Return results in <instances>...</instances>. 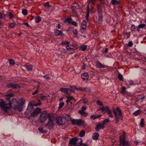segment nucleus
Masks as SVG:
<instances>
[{
	"label": "nucleus",
	"instance_id": "nucleus-23",
	"mask_svg": "<svg viewBox=\"0 0 146 146\" xmlns=\"http://www.w3.org/2000/svg\"><path fill=\"white\" fill-rule=\"evenodd\" d=\"M25 66L26 70L29 71L32 70L33 68L32 66L31 65L29 66L26 65Z\"/></svg>",
	"mask_w": 146,
	"mask_h": 146
},
{
	"label": "nucleus",
	"instance_id": "nucleus-14",
	"mask_svg": "<svg viewBox=\"0 0 146 146\" xmlns=\"http://www.w3.org/2000/svg\"><path fill=\"white\" fill-rule=\"evenodd\" d=\"M7 87L8 88H20L19 86L17 84L11 83L7 85Z\"/></svg>",
	"mask_w": 146,
	"mask_h": 146
},
{
	"label": "nucleus",
	"instance_id": "nucleus-25",
	"mask_svg": "<svg viewBox=\"0 0 146 146\" xmlns=\"http://www.w3.org/2000/svg\"><path fill=\"white\" fill-rule=\"evenodd\" d=\"M78 112L82 115H84L85 116H86L88 114V113L83 111H78Z\"/></svg>",
	"mask_w": 146,
	"mask_h": 146
},
{
	"label": "nucleus",
	"instance_id": "nucleus-45",
	"mask_svg": "<svg viewBox=\"0 0 146 146\" xmlns=\"http://www.w3.org/2000/svg\"><path fill=\"white\" fill-rule=\"evenodd\" d=\"M66 21L69 23H71L72 22V20L71 18H68L66 19Z\"/></svg>",
	"mask_w": 146,
	"mask_h": 146
},
{
	"label": "nucleus",
	"instance_id": "nucleus-11",
	"mask_svg": "<svg viewBox=\"0 0 146 146\" xmlns=\"http://www.w3.org/2000/svg\"><path fill=\"white\" fill-rule=\"evenodd\" d=\"M41 110L39 108H37L35 109L31 113V116L35 117L40 112Z\"/></svg>",
	"mask_w": 146,
	"mask_h": 146
},
{
	"label": "nucleus",
	"instance_id": "nucleus-26",
	"mask_svg": "<svg viewBox=\"0 0 146 146\" xmlns=\"http://www.w3.org/2000/svg\"><path fill=\"white\" fill-rule=\"evenodd\" d=\"M38 130L40 132L42 133H45L47 132L46 130H43L42 127H39L38 129Z\"/></svg>",
	"mask_w": 146,
	"mask_h": 146
},
{
	"label": "nucleus",
	"instance_id": "nucleus-56",
	"mask_svg": "<svg viewBox=\"0 0 146 146\" xmlns=\"http://www.w3.org/2000/svg\"><path fill=\"white\" fill-rule=\"evenodd\" d=\"M109 121V120L108 119H107L103 121V123L105 125L106 123L108 122Z\"/></svg>",
	"mask_w": 146,
	"mask_h": 146
},
{
	"label": "nucleus",
	"instance_id": "nucleus-32",
	"mask_svg": "<svg viewBox=\"0 0 146 146\" xmlns=\"http://www.w3.org/2000/svg\"><path fill=\"white\" fill-rule=\"evenodd\" d=\"M13 96V94L12 93L8 94L5 95V96L8 97L7 98V100H9L10 98Z\"/></svg>",
	"mask_w": 146,
	"mask_h": 146
},
{
	"label": "nucleus",
	"instance_id": "nucleus-1",
	"mask_svg": "<svg viewBox=\"0 0 146 146\" xmlns=\"http://www.w3.org/2000/svg\"><path fill=\"white\" fill-rule=\"evenodd\" d=\"M19 101L20 103H19L17 100H14L12 106L15 110L21 111L22 110V107L23 104L25 103V100L23 99H21Z\"/></svg>",
	"mask_w": 146,
	"mask_h": 146
},
{
	"label": "nucleus",
	"instance_id": "nucleus-33",
	"mask_svg": "<svg viewBox=\"0 0 146 146\" xmlns=\"http://www.w3.org/2000/svg\"><path fill=\"white\" fill-rule=\"evenodd\" d=\"M87 48V46L86 45H83L80 46V49L82 51H84Z\"/></svg>",
	"mask_w": 146,
	"mask_h": 146
},
{
	"label": "nucleus",
	"instance_id": "nucleus-38",
	"mask_svg": "<svg viewBox=\"0 0 146 146\" xmlns=\"http://www.w3.org/2000/svg\"><path fill=\"white\" fill-rule=\"evenodd\" d=\"M9 64L11 65H13L15 64V61L12 59H10L9 60Z\"/></svg>",
	"mask_w": 146,
	"mask_h": 146
},
{
	"label": "nucleus",
	"instance_id": "nucleus-13",
	"mask_svg": "<svg viewBox=\"0 0 146 146\" xmlns=\"http://www.w3.org/2000/svg\"><path fill=\"white\" fill-rule=\"evenodd\" d=\"M81 77L83 81H84L86 83L88 82L89 77L87 73L85 72L82 74Z\"/></svg>",
	"mask_w": 146,
	"mask_h": 146
},
{
	"label": "nucleus",
	"instance_id": "nucleus-52",
	"mask_svg": "<svg viewBox=\"0 0 146 146\" xmlns=\"http://www.w3.org/2000/svg\"><path fill=\"white\" fill-rule=\"evenodd\" d=\"M43 77L47 80H48L50 79V78L48 75H44Z\"/></svg>",
	"mask_w": 146,
	"mask_h": 146
},
{
	"label": "nucleus",
	"instance_id": "nucleus-57",
	"mask_svg": "<svg viewBox=\"0 0 146 146\" xmlns=\"http://www.w3.org/2000/svg\"><path fill=\"white\" fill-rule=\"evenodd\" d=\"M76 90L80 91H83L84 90V89L81 87H79L78 88H76Z\"/></svg>",
	"mask_w": 146,
	"mask_h": 146
},
{
	"label": "nucleus",
	"instance_id": "nucleus-59",
	"mask_svg": "<svg viewBox=\"0 0 146 146\" xmlns=\"http://www.w3.org/2000/svg\"><path fill=\"white\" fill-rule=\"evenodd\" d=\"M44 7H48L49 6V4L48 3H46L44 5Z\"/></svg>",
	"mask_w": 146,
	"mask_h": 146
},
{
	"label": "nucleus",
	"instance_id": "nucleus-21",
	"mask_svg": "<svg viewBox=\"0 0 146 146\" xmlns=\"http://www.w3.org/2000/svg\"><path fill=\"white\" fill-rule=\"evenodd\" d=\"M96 66L100 68H104L105 67V66L104 65L102 64L99 62H97Z\"/></svg>",
	"mask_w": 146,
	"mask_h": 146
},
{
	"label": "nucleus",
	"instance_id": "nucleus-47",
	"mask_svg": "<svg viewBox=\"0 0 146 146\" xmlns=\"http://www.w3.org/2000/svg\"><path fill=\"white\" fill-rule=\"evenodd\" d=\"M118 78L120 80H123L122 75L121 74H119L118 75Z\"/></svg>",
	"mask_w": 146,
	"mask_h": 146
},
{
	"label": "nucleus",
	"instance_id": "nucleus-3",
	"mask_svg": "<svg viewBox=\"0 0 146 146\" xmlns=\"http://www.w3.org/2000/svg\"><path fill=\"white\" fill-rule=\"evenodd\" d=\"M0 106L4 111H7L10 108L11 104L10 102H6L5 103L2 100H0Z\"/></svg>",
	"mask_w": 146,
	"mask_h": 146
},
{
	"label": "nucleus",
	"instance_id": "nucleus-48",
	"mask_svg": "<svg viewBox=\"0 0 146 146\" xmlns=\"http://www.w3.org/2000/svg\"><path fill=\"white\" fill-rule=\"evenodd\" d=\"M72 32L74 34L77 36V30L76 29H73L72 31Z\"/></svg>",
	"mask_w": 146,
	"mask_h": 146
},
{
	"label": "nucleus",
	"instance_id": "nucleus-24",
	"mask_svg": "<svg viewBox=\"0 0 146 146\" xmlns=\"http://www.w3.org/2000/svg\"><path fill=\"white\" fill-rule=\"evenodd\" d=\"M141 111L140 110H138L133 113V114L134 116H136L140 114Z\"/></svg>",
	"mask_w": 146,
	"mask_h": 146
},
{
	"label": "nucleus",
	"instance_id": "nucleus-42",
	"mask_svg": "<svg viewBox=\"0 0 146 146\" xmlns=\"http://www.w3.org/2000/svg\"><path fill=\"white\" fill-rule=\"evenodd\" d=\"M90 118L91 119H95L97 118V117L96 115H92L90 116Z\"/></svg>",
	"mask_w": 146,
	"mask_h": 146
},
{
	"label": "nucleus",
	"instance_id": "nucleus-15",
	"mask_svg": "<svg viewBox=\"0 0 146 146\" xmlns=\"http://www.w3.org/2000/svg\"><path fill=\"white\" fill-rule=\"evenodd\" d=\"M109 109L108 107L106 106L104 107L103 106L102 107H100L98 109V111L101 110L103 114L105 113L106 112H107L108 110Z\"/></svg>",
	"mask_w": 146,
	"mask_h": 146
},
{
	"label": "nucleus",
	"instance_id": "nucleus-22",
	"mask_svg": "<svg viewBox=\"0 0 146 146\" xmlns=\"http://www.w3.org/2000/svg\"><path fill=\"white\" fill-rule=\"evenodd\" d=\"M66 98L67 99V100L66 101V102H70L71 101L74 99L73 97L71 96H66Z\"/></svg>",
	"mask_w": 146,
	"mask_h": 146
},
{
	"label": "nucleus",
	"instance_id": "nucleus-36",
	"mask_svg": "<svg viewBox=\"0 0 146 146\" xmlns=\"http://www.w3.org/2000/svg\"><path fill=\"white\" fill-rule=\"evenodd\" d=\"M85 134V132L84 130L82 131H80L79 133V135L81 137H82Z\"/></svg>",
	"mask_w": 146,
	"mask_h": 146
},
{
	"label": "nucleus",
	"instance_id": "nucleus-17",
	"mask_svg": "<svg viewBox=\"0 0 146 146\" xmlns=\"http://www.w3.org/2000/svg\"><path fill=\"white\" fill-rule=\"evenodd\" d=\"M33 108V106L31 104H29L27 111H25V113H29L32 111Z\"/></svg>",
	"mask_w": 146,
	"mask_h": 146
},
{
	"label": "nucleus",
	"instance_id": "nucleus-29",
	"mask_svg": "<svg viewBox=\"0 0 146 146\" xmlns=\"http://www.w3.org/2000/svg\"><path fill=\"white\" fill-rule=\"evenodd\" d=\"M41 18L39 16L35 18V21L36 23H39L41 21Z\"/></svg>",
	"mask_w": 146,
	"mask_h": 146
},
{
	"label": "nucleus",
	"instance_id": "nucleus-51",
	"mask_svg": "<svg viewBox=\"0 0 146 146\" xmlns=\"http://www.w3.org/2000/svg\"><path fill=\"white\" fill-rule=\"evenodd\" d=\"M133 43L131 41H129L128 44V46L129 47H131L133 46Z\"/></svg>",
	"mask_w": 146,
	"mask_h": 146
},
{
	"label": "nucleus",
	"instance_id": "nucleus-4",
	"mask_svg": "<svg viewBox=\"0 0 146 146\" xmlns=\"http://www.w3.org/2000/svg\"><path fill=\"white\" fill-rule=\"evenodd\" d=\"M116 111L114 109H113V111L115 115L116 122L118 123L119 122V120L122 116V114L121 110L118 107H117L116 108Z\"/></svg>",
	"mask_w": 146,
	"mask_h": 146
},
{
	"label": "nucleus",
	"instance_id": "nucleus-63",
	"mask_svg": "<svg viewBox=\"0 0 146 146\" xmlns=\"http://www.w3.org/2000/svg\"><path fill=\"white\" fill-rule=\"evenodd\" d=\"M129 82L130 85H132L134 83L133 81L132 80H131L129 81Z\"/></svg>",
	"mask_w": 146,
	"mask_h": 146
},
{
	"label": "nucleus",
	"instance_id": "nucleus-6",
	"mask_svg": "<svg viewBox=\"0 0 146 146\" xmlns=\"http://www.w3.org/2000/svg\"><path fill=\"white\" fill-rule=\"evenodd\" d=\"M54 119L53 117H48V123L45 125V127L48 129H50L54 127V125L53 121Z\"/></svg>",
	"mask_w": 146,
	"mask_h": 146
},
{
	"label": "nucleus",
	"instance_id": "nucleus-54",
	"mask_svg": "<svg viewBox=\"0 0 146 146\" xmlns=\"http://www.w3.org/2000/svg\"><path fill=\"white\" fill-rule=\"evenodd\" d=\"M95 0H88V3H92L94 4Z\"/></svg>",
	"mask_w": 146,
	"mask_h": 146
},
{
	"label": "nucleus",
	"instance_id": "nucleus-12",
	"mask_svg": "<svg viewBox=\"0 0 146 146\" xmlns=\"http://www.w3.org/2000/svg\"><path fill=\"white\" fill-rule=\"evenodd\" d=\"M2 13L5 17H9L10 19L13 18L14 17V15L10 12L3 11Z\"/></svg>",
	"mask_w": 146,
	"mask_h": 146
},
{
	"label": "nucleus",
	"instance_id": "nucleus-49",
	"mask_svg": "<svg viewBox=\"0 0 146 146\" xmlns=\"http://www.w3.org/2000/svg\"><path fill=\"white\" fill-rule=\"evenodd\" d=\"M97 103L100 106H103L102 103L99 100H98L97 101Z\"/></svg>",
	"mask_w": 146,
	"mask_h": 146
},
{
	"label": "nucleus",
	"instance_id": "nucleus-62",
	"mask_svg": "<svg viewBox=\"0 0 146 146\" xmlns=\"http://www.w3.org/2000/svg\"><path fill=\"white\" fill-rule=\"evenodd\" d=\"M23 24L25 25H26L28 27H30V25L28 23H24Z\"/></svg>",
	"mask_w": 146,
	"mask_h": 146
},
{
	"label": "nucleus",
	"instance_id": "nucleus-39",
	"mask_svg": "<svg viewBox=\"0 0 146 146\" xmlns=\"http://www.w3.org/2000/svg\"><path fill=\"white\" fill-rule=\"evenodd\" d=\"M145 27V24H142L138 25L137 27L139 28H142Z\"/></svg>",
	"mask_w": 146,
	"mask_h": 146
},
{
	"label": "nucleus",
	"instance_id": "nucleus-31",
	"mask_svg": "<svg viewBox=\"0 0 146 146\" xmlns=\"http://www.w3.org/2000/svg\"><path fill=\"white\" fill-rule=\"evenodd\" d=\"M144 119L143 118H142L141 119V121L140 123V125L141 127H143L144 126Z\"/></svg>",
	"mask_w": 146,
	"mask_h": 146
},
{
	"label": "nucleus",
	"instance_id": "nucleus-53",
	"mask_svg": "<svg viewBox=\"0 0 146 146\" xmlns=\"http://www.w3.org/2000/svg\"><path fill=\"white\" fill-rule=\"evenodd\" d=\"M69 44H67L66 46V48L67 50H68L69 51H70L71 50L72 48H71V47L69 46Z\"/></svg>",
	"mask_w": 146,
	"mask_h": 146
},
{
	"label": "nucleus",
	"instance_id": "nucleus-19",
	"mask_svg": "<svg viewBox=\"0 0 146 146\" xmlns=\"http://www.w3.org/2000/svg\"><path fill=\"white\" fill-rule=\"evenodd\" d=\"M99 134L98 133H94L92 135V138L93 139L96 140L98 138Z\"/></svg>",
	"mask_w": 146,
	"mask_h": 146
},
{
	"label": "nucleus",
	"instance_id": "nucleus-8",
	"mask_svg": "<svg viewBox=\"0 0 146 146\" xmlns=\"http://www.w3.org/2000/svg\"><path fill=\"white\" fill-rule=\"evenodd\" d=\"M47 118V115L46 112V111H44L40 114L39 119V121L41 123H42L46 121Z\"/></svg>",
	"mask_w": 146,
	"mask_h": 146
},
{
	"label": "nucleus",
	"instance_id": "nucleus-10",
	"mask_svg": "<svg viewBox=\"0 0 146 146\" xmlns=\"http://www.w3.org/2000/svg\"><path fill=\"white\" fill-rule=\"evenodd\" d=\"M72 123L73 124H77L79 126H81L84 124V121L81 119L73 120L72 121Z\"/></svg>",
	"mask_w": 146,
	"mask_h": 146
},
{
	"label": "nucleus",
	"instance_id": "nucleus-34",
	"mask_svg": "<svg viewBox=\"0 0 146 146\" xmlns=\"http://www.w3.org/2000/svg\"><path fill=\"white\" fill-rule=\"evenodd\" d=\"M84 27L85 28H86L87 25L86 21H83L82 23V27Z\"/></svg>",
	"mask_w": 146,
	"mask_h": 146
},
{
	"label": "nucleus",
	"instance_id": "nucleus-16",
	"mask_svg": "<svg viewBox=\"0 0 146 146\" xmlns=\"http://www.w3.org/2000/svg\"><path fill=\"white\" fill-rule=\"evenodd\" d=\"M105 125L102 123L98 124L95 128L96 131H98L100 129H103Z\"/></svg>",
	"mask_w": 146,
	"mask_h": 146
},
{
	"label": "nucleus",
	"instance_id": "nucleus-61",
	"mask_svg": "<svg viewBox=\"0 0 146 146\" xmlns=\"http://www.w3.org/2000/svg\"><path fill=\"white\" fill-rule=\"evenodd\" d=\"M86 108L85 107L83 106L82 108V110H81L80 111H84L86 110Z\"/></svg>",
	"mask_w": 146,
	"mask_h": 146
},
{
	"label": "nucleus",
	"instance_id": "nucleus-5",
	"mask_svg": "<svg viewBox=\"0 0 146 146\" xmlns=\"http://www.w3.org/2000/svg\"><path fill=\"white\" fill-rule=\"evenodd\" d=\"M56 120L57 123L60 125H65L67 121L66 118L64 116L57 117Z\"/></svg>",
	"mask_w": 146,
	"mask_h": 146
},
{
	"label": "nucleus",
	"instance_id": "nucleus-20",
	"mask_svg": "<svg viewBox=\"0 0 146 146\" xmlns=\"http://www.w3.org/2000/svg\"><path fill=\"white\" fill-rule=\"evenodd\" d=\"M69 90H71V89L68 88H61L60 89V90L62 92L64 93H67L69 91Z\"/></svg>",
	"mask_w": 146,
	"mask_h": 146
},
{
	"label": "nucleus",
	"instance_id": "nucleus-41",
	"mask_svg": "<svg viewBox=\"0 0 146 146\" xmlns=\"http://www.w3.org/2000/svg\"><path fill=\"white\" fill-rule=\"evenodd\" d=\"M64 103L63 102H62L60 103L58 107V109H60L61 108L64 106Z\"/></svg>",
	"mask_w": 146,
	"mask_h": 146
},
{
	"label": "nucleus",
	"instance_id": "nucleus-30",
	"mask_svg": "<svg viewBox=\"0 0 146 146\" xmlns=\"http://www.w3.org/2000/svg\"><path fill=\"white\" fill-rule=\"evenodd\" d=\"M107 112L109 116L111 118H113V115L112 114V113L110 109L108 110Z\"/></svg>",
	"mask_w": 146,
	"mask_h": 146
},
{
	"label": "nucleus",
	"instance_id": "nucleus-27",
	"mask_svg": "<svg viewBox=\"0 0 146 146\" xmlns=\"http://www.w3.org/2000/svg\"><path fill=\"white\" fill-rule=\"evenodd\" d=\"M89 5L88 6H87V14L86 16V19L87 20H88V17L89 16Z\"/></svg>",
	"mask_w": 146,
	"mask_h": 146
},
{
	"label": "nucleus",
	"instance_id": "nucleus-2",
	"mask_svg": "<svg viewBox=\"0 0 146 146\" xmlns=\"http://www.w3.org/2000/svg\"><path fill=\"white\" fill-rule=\"evenodd\" d=\"M82 141L81 138H75L70 139L69 142L71 146H87L86 144H82Z\"/></svg>",
	"mask_w": 146,
	"mask_h": 146
},
{
	"label": "nucleus",
	"instance_id": "nucleus-55",
	"mask_svg": "<svg viewBox=\"0 0 146 146\" xmlns=\"http://www.w3.org/2000/svg\"><path fill=\"white\" fill-rule=\"evenodd\" d=\"M71 23L77 27L78 26L76 22L74 21H72Z\"/></svg>",
	"mask_w": 146,
	"mask_h": 146
},
{
	"label": "nucleus",
	"instance_id": "nucleus-43",
	"mask_svg": "<svg viewBox=\"0 0 146 146\" xmlns=\"http://www.w3.org/2000/svg\"><path fill=\"white\" fill-rule=\"evenodd\" d=\"M61 44L62 45H66L67 44H69V43L67 42L66 41H64L62 42Z\"/></svg>",
	"mask_w": 146,
	"mask_h": 146
},
{
	"label": "nucleus",
	"instance_id": "nucleus-9",
	"mask_svg": "<svg viewBox=\"0 0 146 146\" xmlns=\"http://www.w3.org/2000/svg\"><path fill=\"white\" fill-rule=\"evenodd\" d=\"M125 136L123 134L120 137V145L123 146H130L129 143L127 141H125Z\"/></svg>",
	"mask_w": 146,
	"mask_h": 146
},
{
	"label": "nucleus",
	"instance_id": "nucleus-7",
	"mask_svg": "<svg viewBox=\"0 0 146 146\" xmlns=\"http://www.w3.org/2000/svg\"><path fill=\"white\" fill-rule=\"evenodd\" d=\"M98 14V22L99 24H102L103 21L102 15V11L100 5H98L97 6Z\"/></svg>",
	"mask_w": 146,
	"mask_h": 146
},
{
	"label": "nucleus",
	"instance_id": "nucleus-18",
	"mask_svg": "<svg viewBox=\"0 0 146 146\" xmlns=\"http://www.w3.org/2000/svg\"><path fill=\"white\" fill-rule=\"evenodd\" d=\"M54 33L56 36H62L64 35L62 32L57 29L55 30Z\"/></svg>",
	"mask_w": 146,
	"mask_h": 146
},
{
	"label": "nucleus",
	"instance_id": "nucleus-44",
	"mask_svg": "<svg viewBox=\"0 0 146 146\" xmlns=\"http://www.w3.org/2000/svg\"><path fill=\"white\" fill-rule=\"evenodd\" d=\"M125 86L123 87L122 88L121 91L122 93L123 94H124L125 92Z\"/></svg>",
	"mask_w": 146,
	"mask_h": 146
},
{
	"label": "nucleus",
	"instance_id": "nucleus-60",
	"mask_svg": "<svg viewBox=\"0 0 146 146\" xmlns=\"http://www.w3.org/2000/svg\"><path fill=\"white\" fill-rule=\"evenodd\" d=\"M140 141L139 140H138L137 141H135L134 142V143L135 144L137 145L138 143H139L140 142Z\"/></svg>",
	"mask_w": 146,
	"mask_h": 146
},
{
	"label": "nucleus",
	"instance_id": "nucleus-46",
	"mask_svg": "<svg viewBox=\"0 0 146 146\" xmlns=\"http://www.w3.org/2000/svg\"><path fill=\"white\" fill-rule=\"evenodd\" d=\"M40 100H38V102L37 103H36L34 104V106H37L38 105H39L40 104Z\"/></svg>",
	"mask_w": 146,
	"mask_h": 146
},
{
	"label": "nucleus",
	"instance_id": "nucleus-37",
	"mask_svg": "<svg viewBox=\"0 0 146 146\" xmlns=\"http://www.w3.org/2000/svg\"><path fill=\"white\" fill-rule=\"evenodd\" d=\"M72 10L74 13H76V12L77 8L74 6H73L72 7Z\"/></svg>",
	"mask_w": 146,
	"mask_h": 146
},
{
	"label": "nucleus",
	"instance_id": "nucleus-40",
	"mask_svg": "<svg viewBox=\"0 0 146 146\" xmlns=\"http://www.w3.org/2000/svg\"><path fill=\"white\" fill-rule=\"evenodd\" d=\"M27 11L26 9H24L22 11V14L24 15H26L27 14Z\"/></svg>",
	"mask_w": 146,
	"mask_h": 146
},
{
	"label": "nucleus",
	"instance_id": "nucleus-35",
	"mask_svg": "<svg viewBox=\"0 0 146 146\" xmlns=\"http://www.w3.org/2000/svg\"><path fill=\"white\" fill-rule=\"evenodd\" d=\"M86 28L84 27H82V29L81 30V32L82 33H85L86 32Z\"/></svg>",
	"mask_w": 146,
	"mask_h": 146
},
{
	"label": "nucleus",
	"instance_id": "nucleus-64",
	"mask_svg": "<svg viewBox=\"0 0 146 146\" xmlns=\"http://www.w3.org/2000/svg\"><path fill=\"white\" fill-rule=\"evenodd\" d=\"M60 27H60V25L59 24H57V25L56 26V28H58L59 29H60Z\"/></svg>",
	"mask_w": 146,
	"mask_h": 146
},
{
	"label": "nucleus",
	"instance_id": "nucleus-58",
	"mask_svg": "<svg viewBox=\"0 0 146 146\" xmlns=\"http://www.w3.org/2000/svg\"><path fill=\"white\" fill-rule=\"evenodd\" d=\"M108 50V48H105L104 50L103 51V52L104 53H106L107 52Z\"/></svg>",
	"mask_w": 146,
	"mask_h": 146
},
{
	"label": "nucleus",
	"instance_id": "nucleus-50",
	"mask_svg": "<svg viewBox=\"0 0 146 146\" xmlns=\"http://www.w3.org/2000/svg\"><path fill=\"white\" fill-rule=\"evenodd\" d=\"M16 25V24L14 23H11L9 24V26L11 27H14Z\"/></svg>",
	"mask_w": 146,
	"mask_h": 146
},
{
	"label": "nucleus",
	"instance_id": "nucleus-28",
	"mask_svg": "<svg viewBox=\"0 0 146 146\" xmlns=\"http://www.w3.org/2000/svg\"><path fill=\"white\" fill-rule=\"evenodd\" d=\"M111 3L113 5H116L119 4V2L116 0H112Z\"/></svg>",
	"mask_w": 146,
	"mask_h": 146
}]
</instances>
